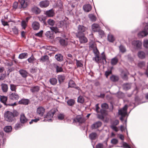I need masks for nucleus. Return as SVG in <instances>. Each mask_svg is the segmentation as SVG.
Instances as JSON below:
<instances>
[{
    "label": "nucleus",
    "instance_id": "44",
    "mask_svg": "<svg viewBox=\"0 0 148 148\" xmlns=\"http://www.w3.org/2000/svg\"><path fill=\"white\" fill-rule=\"evenodd\" d=\"M49 57L47 55L44 56H42L40 58V60L42 62H45L48 60Z\"/></svg>",
    "mask_w": 148,
    "mask_h": 148
},
{
    "label": "nucleus",
    "instance_id": "49",
    "mask_svg": "<svg viewBox=\"0 0 148 148\" xmlns=\"http://www.w3.org/2000/svg\"><path fill=\"white\" fill-rule=\"evenodd\" d=\"M99 35L101 38L105 36V34L103 31L101 29H99L98 31Z\"/></svg>",
    "mask_w": 148,
    "mask_h": 148
},
{
    "label": "nucleus",
    "instance_id": "35",
    "mask_svg": "<svg viewBox=\"0 0 148 148\" xmlns=\"http://www.w3.org/2000/svg\"><path fill=\"white\" fill-rule=\"evenodd\" d=\"M39 90V87L38 86H35L32 87L31 89V90L32 92H38Z\"/></svg>",
    "mask_w": 148,
    "mask_h": 148
},
{
    "label": "nucleus",
    "instance_id": "59",
    "mask_svg": "<svg viewBox=\"0 0 148 148\" xmlns=\"http://www.w3.org/2000/svg\"><path fill=\"white\" fill-rule=\"evenodd\" d=\"M12 31L14 33L16 34H17L18 33V31L17 29L15 27H14L12 29Z\"/></svg>",
    "mask_w": 148,
    "mask_h": 148
},
{
    "label": "nucleus",
    "instance_id": "30",
    "mask_svg": "<svg viewBox=\"0 0 148 148\" xmlns=\"http://www.w3.org/2000/svg\"><path fill=\"white\" fill-rule=\"evenodd\" d=\"M55 58L58 61H61L63 60V56L60 54H57L55 55Z\"/></svg>",
    "mask_w": 148,
    "mask_h": 148
},
{
    "label": "nucleus",
    "instance_id": "22",
    "mask_svg": "<svg viewBox=\"0 0 148 148\" xmlns=\"http://www.w3.org/2000/svg\"><path fill=\"white\" fill-rule=\"evenodd\" d=\"M29 100L28 99H22L18 101V103L20 104L27 105L29 102Z\"/></svg>",
    "mask_w": 148,
    "mask_h": 148
},
{
    "label": "nucleus",
    "instance_id": "33",
    "mask_svg": "<svg viewBox=\"0 0 148 148\" xmlns=\"http://www.w3.org/2000/svg\"><path fill=\"white\" fill-rule=\"evenodd\" d=\"M108 40L111 42H113L114 40V38L113 36L111 34H108Z\"/></svg>",
    "mask_w": 148,
    "mask_h": 148
},
{
    "label": "nucleus",
    "instance_id": "58",
    "mask_svg": "<svg viewBox=\"0 0 148 148\" xmlns=\"http://www.w3.org/2000/svg\"><path fill=\"white\" fill-rule=\"evenodd\" d=\"M118 142V140L117 139L115 138L112 139L111 141V143L114 144H117Z\"/></svg>",
    "mask_w": 148,
    "mask_h": 148
},
{
    "label": "nucleus",
    "instance_id": "13",
    "mask_svg": "<svg viewBox=\"0 0 148 148\" xmlns=\"http://www.w3.org/2000/svg\"><path fill=\"white\" fill-rule=\"evenodd\" d=\"M20 120L21 123L23 124L26 123L28 120L25 117L24 114L22 113L20 115Z\"/></svg>",
    "mask_w": 148,
    "mask_h": 148
},
{
    "label": "nucleus",
    "instance_id": "7",
    "mask_svg": "<svg viewBox=\"0 0 148 148\" xmlns=\"http://www.w3.org/2000/svg\"><path fill=\"white\" fill-rule=\"evenodd\" d=\"M55 113V111L54 110H51L47 113L45 118L47 119H50L49 120H47V121H51V118L53 117Z\"/></svg>",
    "mask_w": 148,
    "mask_h": 148
},
{
    "label": "nucleus",
    "instance_id": "37",
    "mask_svg": "<svg viewBox=\"0 0 148 148\" xmlns=\"http://www.w3.org/2000/svg\"><path fill=\"white\" fill-rule=\"evenodd\" d=\"M35 60L34 56L32 55L31 57L27 59V60L29 63H33Z\"/></svg>",
    "mask_w": 148,
    "mask_h": 148
},
{
    "label": "nucleus",
    "instance_id": "9",
    "mask_svg": "<svg viewBox=\"0 0 148 148\" xmlns=\"http://www.w3.org/2000/svg\"><path fill=\"white\" fill-rule=\"evenodd\" d=\"M55 33L53 31H48L46 32L45 34L48 38L53 39L55 37Z\"/></svg>",
    "mask_w": 148,
    "mask_h": 148
},
{
    "label": "nucleus",
    "instance_id": "52",
    "mask_svg": "<svg viewBox=\"0 0 148 148\" xmlns=\"http://www.w3.org/2000/svg\"><path fill=\"white\" fill-rule=\"evenodd\" d=\"M66 22L65 21H61L60 22L59 24H60V27H66V26L65 25Z\"/></svg>",
    "mask_w": 148,
    "mask_h": 148
},
{
    "label": "nucleus",
    "instance_id": "54",
    "mask_svg": "<svg viewBox=\"0 0 148 148\" xmlns=\"http://www.w3.org/2000/svg\"><path fill=\"white\" fill-rule=\"evenodd\" d=\"M143 45L146 48H148V40H144L143 42Z\"/></svg>",
    "mask_w": 148,
    "mask_h": 148
},
{
    "label": "nucleus",
    "instance_id": "20",
    "mask_svg": "<svg viewBox=\"0 0 148 148\" xmlns=\"http://www.w3.org/2000/svg\"><path fill=\"white\" fill-rule=\"evenodd\" d=\"M1 89L3 92H6L8 89V86L7 84L3 83L1 85Z\"/></svg>",
    "mask_w": 148,
    "mask_h": 148
},
{
    "label": "nucleus",
    "instance_id": "28",
    "mask_svg": "<svg viewBox=\"0 0 148 148\" xmlns=\"http://www.w3.org/2000/svg\"><path fill=\"white\" fill-rule=\"evenodd\" d=\"M119 79V78L118 76L114 75H112L110 77V79L113 82L117 81Z\"/></svg>",
    "mask_w": 148,
    "mask_h": 148
},
{
    "label": "nucleus",
    "instance_id": "63",
    "mask_svg": "<svg viewBox=\"0 0 148 148\" xmlns=\"http://www.w3.org/2000/svg\"><path fill=\"white\" fill-rule=\"evenodd\" d=\"M123 147L124 148H131L129 145L126 143H123Z\"/></svg>",
    "mask_w": 148,
    "mask_h": 148
},
{
    "label": "nucleus",
    "instance_id": "6",
    "mask_svg": "<svg viewBox=\"0 0 148 148\" xmlns=\"http://www.w3.org/2000/svg\"><path fill=\"white\" fill-rule=\"evenodd\" d=\"M45 108L42 107H39L37 109V114L41 116H42L45 112Z\"/></svg>",
    "mask_w": 148,
    "mask_h": 148
},
{
    "label": "nucleus",
    "instance_id": "11",
    "mask_svg": "<svg viewBox=\"0 0 148 148\" xmlns=\"http://www.w3.org/2000/svg\"><path fill=\"white\" fill-rule=\"evenodd\" d=\"M32 27L34 30H38L40 27V24L38 22L35 21L32 23Z\"/></svg>",
    "mask_w": 148,
    "mask_h": 148
},
{
    "label": "nucleus",
    "instance_id": "31",
    "mask_svg": "<svg viewBox=\"0 0 148 148\" xmlns=\"http://www.w3.org/2000/svg\"><path fill=\"white\" fill-rule=\"evenodd\" d=\"M75 101L74 100L70 99L67 101V103L69 106H72L75 104Z\"/></svg>",
    "mask_w": 148,
    "mask_h": 148
},
{
    "label": "nucleus",
    "instance_id": "47",
    "mask_svg": "<svg viewBox=\"0 0 148 148\" xmlns=\"http://www.w3.org/2000/svg\"><path fill=\"white\" fill-rule=\"evenodd\" d=\"M75 84L74 82L72 80H70L69 83V87H74Z\"/></svg>",
    "mask_w": 148,
    "mask_h": 148
},
{
    "label": "nucleus",
    "instance_id": "38",
    "mask_svg": "<svg viewBox=\"0 0 148 148\" xmlns=\"http://www.w3.org/2000/svg\"><path fill=\"white\" fill-rule=\"evenodd\" d=\"M16 86L13 84H11L10 85V89L12 91L16 92Z\"/></svg>",
    "mask_w": 148,
    "mask_h": 148
},
{
    "label": "nucleus",
    "instance_id": "60",
    "mask_svg": "<svg viewBox=\"0 0 148 148\" xmlns=\"http://www.w3.org/2000/svg\"><path fill=\"white\" fill-rule=\"evenodd\" d=\"M22 125L20 123H17L15 126L14 128L16 130H18L19 128H20Z\"/></svg>",
    "mask_w": 148,
    "mask_h": 148
},
{
    "label": "nucleus",
    "instance_id": "62",
    "mask_svg": "<svg viewBox=\"0 0 148 148\" xmlns=\"http://www.w3.org/2000/svg\"><path fill=\"white\" fill-rule=\"evenodd\" d=\"M111 127L113 130L115 131L116 132H117L118 131V128L115 126L114 125H112L111 126Z\"/></svg>",
    "mask_w": 148,
    "mask_h": 148
},
{
    "label": "nucleus",
    "instance_id": "43",
    "mask_svg": "<svg viewBox=\"0 0 148 148\" xmlns=\"http://www.w3.org/2000/svg\"><path fill=\"white\" fill-rule=\"evenodd\" d=\"M88 16L90 19L92 21H95L96 20L95 16L92 14H89Z\"/></svg>",
    "mask_w": 148,
    "mask_h": 148
},
{
    "label": "nucleus",
    "instance_id": "21",
    "mask_svg": "<svg viewBox=\"0 0 148 148\" xmlns=\"http://www.w3.org/2000/svg\"><path fill=\"white\" fill-rule=\"evenodd\" d=\"M31 10L33 13L36 14H39L41 12L40 9L36 7H33L32 8Z\"/></svg>",
    "mask_w": 148,
    "mask_h": 148
},
{
    "label": "nucleus",
    "instance_id": "8",
    "mask_svg": "<svg viewBox=\"0 0 148 148\" xmlns=\"http://www.w3.org/2000/svg\"><path fill=\"white\" fill-rule=\"evenodd\" d=\"M10 99L13 100H17L19 98V95L15 92L12 93L9 96Z\"/></svg>",
    "mask_w": 148,
    "mask_h": 148
},
{
    "label": "nucleus",
    "instance_id": "24",
    "mask_svg": "<svg viewBox=\"0 0 148 148\" xmlns=\"http://www.w3.org/2000/svg\"><path fill=\"white\" fill-rule=\"evenodd\" d=\"M148 34L147 32L144 31H143L140 32L138 34V36L139 38H143V37L146 36Z\"/></svg>",
    "mask_w": 148,
    "mask_h": 148
},
{
    "label": "nucleus",
    "instance_id": "3",
    "mask_svg": "<svg viewBox=\"0 0 148 148\" xmlns=\"http://www.w3.org/2000/svg\"><path fill=\"white\" fill-rule=\"evenodd\" d=\"M102 56L101 58H100L99 57V55L95 56V57L94 58V60L97 63L101 62L102 60L103 63H106L105 56L103 54V53L102 54Z\"/></svg>",
    "mask_w": 148,
    "mask_h": 148
},
{
    "label": "nucleus",
    "instance_id": "50",
    "mask_svg": "<svg viewBox=\"0 0 148 148\" xmlns=\"http://www.w3.org/2000/svg\"><path fill=\"white\" fill-rule=\"evenodd\" d=\"M60 42L61 45L62 46H65L67 45V42L65 40L61 39L60 40Z\"/></svg>",
    "mask_w": 148,
    "mask_h": 148
},
{
    "label": "nucleus",
    "instance_id": "39",
    "mask_svg": "<svg viewBox=\"0 0 148 148\" xmlns=\"http://www.w3.org/2000/svg\"><path fill=\"white\" fill-rule=\"evenodd\" d=\"M119 49L120 52L122 53L125 52L126 51V49L125 47L122 45H121L119 47Z\"/></svg>",
    "mask_w": 148,
    "mask_h": 148
},
{
    "label": "nucleus",
    "instance_id": "18",
    "mask_svg": "<svg viewBox=\"0 0 148 148\" xmlns=\"http://www.w3.org/2000/svg\"><path fill=\"white\" fill-rule=\"evenodd\" d=\"M100 28L99 25L97 24L94 23L92 26V29L93 32H97Z\"/></svg>",
    "mask_w": 148,
    "mask_h": 148
},
{
    "label": "nucleus",
    "instance_id": "23",
    "mask_svg": "<svg viewBox=\"0 0 148 148\" xmlns=\"http://www.w3.org/2000/svg\"><path fill=\"white\" fill-rule=\"evenodd\" d=\"M45 14L49 17H52L54 14V13L52 10H50L46 11Z\"/></svg>",
    "mask_w": 148,
    "mask_h": 148
},
{
    "label": "nucleus",
    "instance_id": "14",
    "mask_svg": "<svg viewBox=\"0 0 148 148\" xmlns=\"http://www.w3.org/2000/svg\"><path fill=\"white\" fill-rule=\"evenodd\" d=\"M132 45L137 48H140L142 45L141 42L138 40H134L132 42Z\"/></svg>",
    "mask_w": 148,
    "mask_h": 148
},
{
    "label": "nucleus",
    "instance_id": "27",
    "mask_svg": "<svg viewBox=\"0 0 148 148\" xmlns=\"http://www.w3.org/2000/svg\"><path fill=\"white\" fill-rule=\"evenodd\" d=\"M0 99L1 101L5 105H6V102L7 101L8 99L7 97L5 96H1Z\"/></svg>",
    "mask_w": 148,
    "mask_h": 148
},
{
    "label": "nucleus",
    "instance_id": "36",
    "mask_svg": "<svg viewBox=\"0 0 148 148\" xmlns=\"http://www.w3.org/2000/svg\"><path fill=\"white\" fill-rule=\"evenodd\" d=\"M12 127L11 126H6L4 128V130L6 132H9L11 131Z\"/></svg>",
    "mask_w": 148,
    "mask_h": 148
},
{
    "label": "nucleus",
    "instance_id": "17",
    "mask_svg": "<svg viewBox=\"0 0 148 148\" xmlns=\"http://www.w3.org/2000/svg\"><path fill=\"white\" fill-rule=\"evenodd\" d=\"M83 8L85 12H88L91 10L92 7L90 5L88 4L84 5Z\"/></svg>",
    "mask_w": 148,
    "mask_h": 148
},
{
    "label": "nucleus",
    "instance_id": "34",
    "mask_svg": "<svg viewBox=\"0 0 148 148\" xmlns=\"http://www.w3.org/2000/svg\"><path fill=\"white\" fill-rule=\"evenodd\" d=\"M118 62V59L116 57H115L111 59V63L112 65L116 64Z\"/></svg>",
    "mask_w": 148,
    "mask_h": 148
},
{
    "label": "nucleus",
    "instance_id": "10",
    "mask_svg": "<svg viewBox=\"0 0 148 148\" xmlns=\"http://www.w3.org/2000/svg\"><path fill=\"white\" fill-rule=\"evenodd\" d=\"M84 122V119L80 115H78L73 119V123L79 122L82 123Z\"/></svg>",
    "mask_w": 148,
    "mask_h": 148
},
{
    "label": "nucleus",
    "instance_id": "55",
    "mask_svg": "<svg viewBox=\"0 0 148 148\" xmlns=\"http://www.w3.org/2000/svg\"><path fill=\"white\" fill-rule=\"evenodd\" d=\"M21 26L23 29H25L27 26V23L25 21H22Z\"/></svg>",
    "mask_w": 148,
    "mask_h": 148
},
{
    "label": "nucleus",
    "instance_id": "46",
    "mask_svg": "<svg viewBox=\"0 0 148 148\" xmlns=\"http://www.w3.org/2000/svg\"><path fill=\"white\" fill-rule=\"evenodd\" d=\"M58 79L59 81L60 82H63L65 79V77L64 75H59L58 76Z\"/></svg>",
    "mask_w": 148,
    "mask_h": 148
},
{
    "label": "nucleus",
    "instance_id": "64",
    "mask_svg": "<svg viewBox=\"0 0 148 148\" xmlns=\"http://www.w3.org/2000/svg\"><path fill=\"white\" fill-rule=\"evenodd\" d=\"M103 145L101 143H99L96 146V148H103Z\"/></svg>",
    "mask_w": 148,
    "mask_h": 148
},
{
    "label": "nucleus",
    "instance_id": "25",
    "mask_svg": "<svg viewBox=\"0 0 148 148\" xmlns=\"http://www.w3.org/2000/svg\"><path fill=\"white\" fill-rule=\"evenodd\" d=\"M138 56L140 58L143 59L145 57V54L144 52L140 51L138 53Z\"/></svg>",
    "mask_w": 148,
    "mask_h": 148
},
{
    "label": "nucleus",
    "instance_id": "16",
    "mask_svg": "<svg viewBox=\"0 0 148 148\" xmlns=\"http://www.w3.org/2000/svg\"><path fill=\"white\" fill-rule=\"evenodd\" d=\"M102 125V123L100 121H97L93 124L91 126L92 129H96L100 127Z\"/></svg>",
    "mask_w": 148,
    "mask_h": 148
},
{
    "label": "nucleus",
    "instance_id": "48",
    "mask_svg": "<svg viewBox=\"0 0 148 148\" xmlns=\"http://www.w3.org/2000/svg\"><path fill=\"white\" fill-rule=\"evenodd\" d=\"M145 63L144 62H140L138 63V66L140 68H142L143 67H145Z\"/></svg>",
    "mask_w": 148,
    "mask_h": 148
},
{
    "label": "nucleus",
    "instance_id": "15",
    "mask_svg": "<svg viewBox=\"0 0 148 148\" xmlns=\"http://www.w3.org/2000/svg\"><path fill=\"white\" fill-rule=\"evenodd\" d=\"M19 1L21 5V8H24L27 7L28 5L27 0H19Z\"/></svg>",
    "mask_w": 148,
    "mask_h": 148
},
{
    "label": "nucleus",
    "instance_id": "40",
    "mask_svg": "<svg viewBox=\"0 0 148 148\" xmlns=\"http://www.w3.org/2000/svg\"><path fill=\"white\" fill-rule=\"evenodd\" d=\"M123 88L125 90H128L130 88V86L127 84H124L123 85Z\"/></svg>",
    "mask_w": 148,
    "mask_h": 148
},
{
    "label": "nucleus",
    "instance_id": "4",
    "mask_svg": "<svg viewBox=\"0 0 148 148\" xmlns=\"http://www.w3.org/2000/svg\"><path fill=\"white\" fill-rule=\"evenodd\" d=\"M87 29L83 26L79 25L78 27V32L76 35L84 34V32L86 31Z\"/></svg>",
    "mask_w": 148,
    "mask_h": 148
},
{
    "label": "nucleus",
    "instance_id": "2",
    "mask_svg": "<svg viewBox=\"0 0 148 148\" xmlns=\"http://www.w3.org/2000/svg\"><path fill=\"white\" fill-rule=\"evenodd\" d=\"M127 105H125L123 108L119 111V114L121 116V117L120 118V119L122 121H123V118L125 117L127 114Z\"/></svg>",
    "mask_w": 148,
    "mask_h": 148
},
{
    "label": "nucleus",
    "instance_id": "61",
    "mask_svg": "<svg viewBox=\"0 0 148 148\" xmlns=\"http://www.w3.org/2000/svg\"><path fill=\"white\" fill-rule=\"evenodd\" d=\"M43 32V30H41L39 32L35 34V35L36 36L41 37L42 36Z\"/></svg>",
    "mask_w": 148,
    "mask_h": 148
},
{
    "label": "nucleus",
    "instance_id": "12",
    "mask_svg": "<svg viewBox=\"0 0 148 148\" xmlns=\"http://www.w3.org/2000/svg\"><path fill=\"white\" fill-rule=\"evenodd\" d=\"M49 1L47 0H45L40 2L39 5L42 8H46L49 5Z\"/></svg>",
    "mask_w": 148,
    "mask_h": 148
},
{
    "label": "nucleus",
    "instance_id": "26",
    "mask_svg": "<svg viewBox=\"0 0 148 148\" xmlns=\"http://www.w3.org/2000/svg\"><path fill=\"white\" fill-rule=\"evenodd\" d=\"M28 56V54L26 53H24L20 54L18 58L21 59L27 58Z\"/></svg>",
    "mask_w": 148,
    "mask_h": 148
},
{
    "label": "nucleus",
    "instance_id": "53",
    "mask_svg": "<svg viewBox=\"0 0 148 148\" xmlns=\"http://www.w3.org/2000/svg\"><path fill=\"white\" fill-rule=\"evenodd\" d=\"M101 107L103 109H106L108 108V105L106 103L102 104L101 105Z\"/></svg>",
    "mask_w": 148,
    "mask_h": 148
},
{
    "label": "nucleus",
    "instance_id": "56",
    "mask_svg": "<svg viewBox=\"0 0 148 148\" xmlns=\"http://www.w3.org/2000/svg\"><path fill=\"white\" fill-rule=\"evenodd\" d=\"M93 52L95 54V56L99 55V52L97 48H95L93 49Z\"/></svg>",
    "mask_w": 148,
    "mask_h": 148
},
{
    "label": "nucleus",
    "instance_id": "45",
    "mask_svg": "<svg viewBox=\"0 0 148 148\" xmlns=\"http://www.w3.org/2000/svg\"><path fill=\"white\" fill-rule=\"evenodd\" d=\"M48 24L51 26H53L55 24V22L53 19H49L47 21Z\"/></svg>",
    "mask_w": 148,
    "mask_h": 148
},
{
    "label": "nucleus",
    "instance_id": "5",
    "mask_svg": "<svg viewBox=\"0 0 148 148\" xmlns=\"http://www.w3.org/2000/svg\"><path fill=\"white\" fill-rule=\"evenodd\" d=\"M77 37L79 38L81 43H83L86 42L88 40L85 36L84 34L76 35Z\"/></svg>",
    "mask_w": 148,
    "mask_h": 148
},
{
    "label": "nucleus",
    "instance_id": "42",
    "mask_svg": "<svg viewBox=\"0 0 148 148\" xmlns=\"http://www.w3.org/2000/svg\"><path fill=\"white\" fill-rule=\"evenodd\" d=\"M84 99L82 96H80L78 98L77 101L78 102L82 103L84 102Z\"/></svg>",
    "mask_w": 148,
    "mask_h": 148
},
{
    "label": "nucleus",
    "instance_id": "29",
    "mask_svg": "<svg viewBox=\"0 0 148 148\" xmlns=\"http://www.w3.org/2000/svg\"><path fill=\"white\" fill-rule=\"evenodd\" d=\"M97 136V134L96 133L93 132L90 134L89 135V137L91 140H95Z\"/></svg>",
    "mask_w": 148,
    "mask_h": 148
},
{
    "label": "nucleus",
    "instance_id": "1",
    "mask_svg": "<svg viewBox=\"0 0 148 148\" xmlns=\"http://www.w3.org/2000/svg\"><path fill=\"white\" fill-rule=\"evenodd\" d=\"M4 118L5 120L9 122H12L14 119L13 113L9 111L5 113Z\"/></svg>",
    "mask_w": 148,
    "mask_h": 148
},
{
    "label": "nucleus",
    "instance_id": "32",
    "mask_svg": "<svg viewBox=\"0 0 148 148\" xmlns=\"http://www.w3.org/2000/svg\"><path fill=\"white\" fill-rule=\"evenodd\" d=\"M49 82L52 85L56 84L57 82V79L55 78H52L50 79Z\"/></svg>",
    "mask_w": 148,
    "mask_h": 148
},
{
    "label": "nucleus",
    "instance_id": "19",
    "mask_svg": "<svg viewBox=\"0 0 148 148\" xmlns=\"http://www.w3.org/2000/svg\"><path fill=\"white\" fill-rule=\"evenodd\" d=\"M19 72L21 76L24 78H26L27 76L28 73L25 70L20 69Z\"/></svg>",
    "mask_w": 148,
    "mask_h": 148
},
{
    "label": "nucleus",
    "instance_id": "57",
    "mask_svg": "<svg viewBox=\"0 0 148 148\" xmlns=\"http://www.w3.org/2000/svg\"><path fill=\"white\" fill-rule=\"evenodd\" d=\"M6 77V73L1 74L0 77V80H3L5 79Z\"/></svg>",
    "mask_w": 148,
    "mask_h": 148
},
{
    "label": "nucleus",
    "instance_id": "41",
    "mask_svg": "<svg viewBox=\"0 0 148 148\" xmlns=\"http://www.w3.org/2000/svg\"><path fill=\"white\" fill-rule=\"evenodd\" d=\"M55 68L56 69L57 72H61L62 71L63 69L62 68L57 65H55Z\"/></svg>",
    "mask_w": 148,
    "mask_h": 148
},
{
    "label": "nucleus",
    "instance_id": "51",
    "mask_svg": "<svg viewBox=\"0 0 148 148\" xmlns=\"http://www.w3.org/2000/svg\"><path fill=\"white\" fill-rule=\"evenodd\" d=\"M76 60V65L77 67H82L83 66V65L81 61L77 60Z\"/></svg>",
    "mask_w": 148,
    "mask_h": 148
}]
</instances>
